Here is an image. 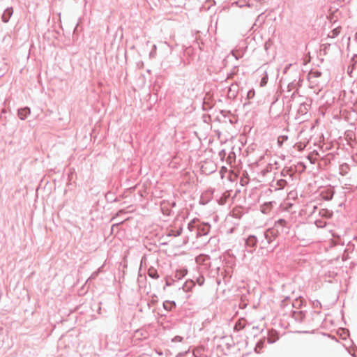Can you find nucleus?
Returning <instances> with one entry per match:
<instances>
[{"label": "nucleus", "mask_w": 357, "mask_h": 357, "mask_svg": "<svg viewBox=\"0 0 357 357\" xmlns=\"http://www.w3.org/2000/svg\"><path fill=\"white\" fill-rule=\"evenodd\" d=\"M30 114L29 108H23L18 111V116L20 119L24 120Z\"/></svg>", "instance_id": "obj_1"}, {"label": "nucleus", "mask_w": 357, "mask_h": 357, "mask_svg": "<svg viewBox=\"0 0 357 357\" xmlns=\"http://www.w3.org/2000/svg\"><path fill=\"white\" fill-rule=\"evenodd\" d=\"M257 242V238L253 236H250L247 238L245 243L248 247L254 248Z\"/></svg>", "instance_id": "obj_2"}, {"label": "nucleus", "mask_w": 357, "mask_h": 357, "mask_svg": "<svg viewBox=\"0 0 357 357\" xmlns=\"http://www.w3.org/2000/svg\"><path fill=\"white\" fill-rule=\"evenodd\" d=\"M163 307L166 310L170 311L176 307V303L174 301H165Z\"/></svg>", "instance_id": "obj_3"}, {"label": "nucleus", "mask_w": 357, "mask_h": 357, "mask_svg": "<svg viewBox=\"0 0 357 357\" xmlns=\"http://www.w3.org/2000/svg\"><path fill=\"white\" fill-rule=\"evenodd\" d=\"M13 14V9L8 8L5 10L4 13L2 15V20L4 22H7Z\"/></svg>", "instance_id": "obj_4"}, {"label": "nucleus", "mask_w": 357, "mask_h": 357, "mask_svg": "<svg viewBox=\"0 0 357 357\" xmlns=\"http://www.w3.org/2000/svg\"><path fill=\"white\" fill-rule=\"evenodd\" d=\"M245 326V320L241 319L238 320L237 323L235 324L234 329L236 331H241L243 329Z\"/></svg>", "instance_id": "obj_5"}, {"label": "nucleus", "mask_w": 357, "mask_h": 357, "mask_svg": "<svg viewBox=\"0 0 357 357\" xmlns=\"http://www.w3.org/2000/svg\"><path fill=\"white\" fill-rule=\"evenodd\" d=\"M278 236V233L277 232L274 233V230L272 229H268L265 233V236L268 239V242L272 241V238L269 236Z\"/></svg>", "instance_id": "obj_6"}, {"label": "nucleus", "mask_w": 357, "mask_h": 357, "mask_svg": "<svg viewBox=\"0 0 357 357\" xmlns=\"http://www.w3.org/2000/svg\"><path fill=\"white\" fill-rule=\"evenodd\" d=\"M148 275L152 278H158L159 277L157 270L154 268H150L148 270Z\"/></svg>", "instance_id": "obj_7"}, {"label": "nucleus", "mask_w": 357, "mask_h": 357, "mask_svg": "<svg viewBox=\"0 0 357 357\" xmlns=\"http://www.w3.org/2000/svg\"><path fill=\"white\" fill-rule=\"evenodd\" d=\"M287 222L284 219H279L278 221L275 222V226L284 227L287 226Z\"/></svg>", "instance_id": "obj_8"}, {"label": "nucleus", "mask_w": 357, "mask_h": 357, "mask_svg": "<svg viewBox=\"0 0 357 357\" xmlns=\"http://www.w3.org/2000/svg\"><path fill=\"white\" fill-rule=\"evenodd\" d=\"M292 207L291 203H284L280 206V209L282 211H288Z\"/></svg>", "instance_id": "obj_9"}, {"label": "nucleus", "mask_w": 357, "mask_h": 357, "mask_svg": "<svg viewBox=\"0 0 357 357\" xmlns=\"http://www.w3.org/2000/svg\"><path fill=\"white\" fill-rule=\"evenodd\" d=\"M204 278L203 276H199L197 278L196 282L199 285L202 286L204 283Z\"/></svg>", "instance_id": "obj_10"}, {"label": "nucleus", "mask_w": 357, "mask_h": 357, "mask_svg": "<svg viewBox=\"0 0 357 357\" xmlns=\"http://www.w3.org/2000/svg\"><path fill=\"white\" fill-rule=\"evenodd\" d=\"M255 91L253 89H252L248 92L247 96L248 98H252L255 96Z\"/></svg>", "instance_id": "obj_11"}, {"label": "nucleus", "mask_w": 357, "mask_h": 357, "mask_svg": "<svg viewBox=\"0 0 357 357\" xmlns=\"http://www.w3.org/2000/svg\"><path fill=\"white\" fill-rule=\"evenodd\" d=\"M332 32H333V37H334L339 33L340 31L337 29H335Z\"/></svg>", "instance_id": "obj_12"}, {"label": "nucleus", "mask_w": 357, "mask_h": 357, "mask_svg": "<svg viewBox=\"0 0 357 357\" xmlns=\"http://www.w3.org/2000/svg\"><path fill=\"white\" fill-rule=\"evenodd\" d=\"M341 170L342 171H347L348 169V166L347 165H341Z\"/></svg>", "instance_id": "obj_13"}, {"label": "nucleus", "mask_w": 357, "mask_h": 357, "mask_svg": "<svg viewBox=\"0 0 357 357\" xmlns=\"http://www.w3.org/2000/svg\"><path fill=\"white\" fill-rule=\"evenodd\" d=\"M266 84V78H263L261 81V86H264Z\"/></svg>", "instance_id": "obj_14"}, {"label": "nucleus", "mask_w": 357, "mask_h": 357, "mask_svg": "<svg viewBox=\"0 0 357 357\" xmlns=\"http://www.w3.org/2000/svg\"><path fill=\"white\" fill-rule=\"evenodd\" d=\"M187 273V271L186 270H184V271H181V275L182 276H184Z\"/></svg>", "instance_id": "obj_15"}, {"label": "nucleus", "mask_w": 357, "mask_h": 357, "mask_svg": "<svg viewBox=\"0 0 357 357\" xmlns=\"http://www.w3.org/2000/svg\"><path fill=\"white\" fill-rule=\"evenodd\" d=\"M191 283L192 284V285H195V283L193 281H191Z\"/></svg>", "instance_id": "obj_16"}]
</instances>
